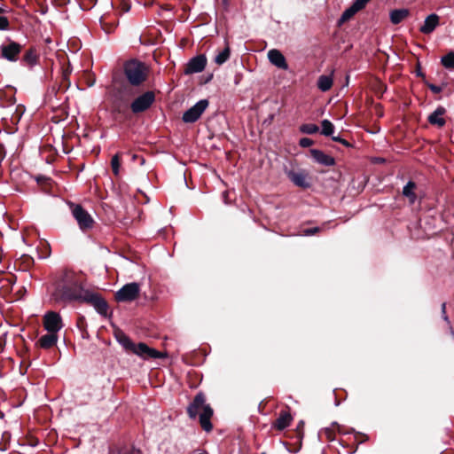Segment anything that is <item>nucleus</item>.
I'll return each mask as SVG.
<instances>
[{"label": "nucleus", "instance_id": "f257e3e1", "mask_svg": "<svg viewBox=\"0 0 454 454\" xmlns=\"http://www.w3.org/2000/svg\"><path fill=\"white\" fill-rule=\"evenodd\" d=\"M88 290L72 270H64L54 283L52 295L56 301H82Z\"/></svg>", "mask_w": 454, "mask_h": 454}, {"label": "nucleus", "instance_id": "f03ea898", "mask_svg": "<svg viewBox=\"0 0 454 454\" xmlns=\"http://www.w3.org/2000/svg\"><path fill=\"white\" fill-rule=\"evenodd\" d=\"M187 413L191 419H196L200 415V423L201 427L209 432L212 430V424L210 419L213 416V410L209 404L206 403L205 395L202 393H198L193 401L187 408Z\"/></svg>", "mask_w": 454, "mask_h": 454}, {"label": "nucleus", "instance_id": "7ed1b4c3", "mask_svg": "<svg viewBox=\"0 0 454 454\" xmlns=\"http://www.w3.org/2000/svg\"><path fill=\"white\" fill-rule=\"evenodd\" d=\"M123 72L126 79L132 86H139L147 80L149 69L146 65L137 59L125 62Z\"/></svg>", "mask_w": 454, "mask_h": 454}, {"label": "nucleus", "instance_id": "20e7f679", "mask_svg": "<svg viewBox=\"0 0 454 454\" xmlns=\"http://www.w3.org/2000/svg\"><path fill=\"white\" fill-rule=\"evenodd\" d=\"M22 49L23 46L20 43L7 38L6 42L0 46V55L10 62H16L19 60Z\"/></svg>", "mask_w": 454, "mask_h": 454}, {"label": "nucleus", "instance_id": "39448f33", "mask_svg": "<svg viewBox=\"0 0 454 454\" xmlns=\"http://www.w3.org/2000/svg\"><path fill=\"white\" fill-rule=\"evenodd\" d=\"M71 210L81 230L87 231L93 227L92 216L81 205L72 204Z\"/></svg>", "mask_w": 454, "mask_h": 454}, {"label": "nucleus", "instance_id": "423d86ee", "mask_svg": "<svg viewBox=\"0 0 454 454\" xmlns=\"http://www.w3.org/2000/svg\"><path fill=\"white\" fill-rule=\"evenodd\" d=\"M139 293L140 285L138 283H128L115 293V300L119 302L132 301L137 298Z\"/></svg>", "mask_w": 454, "mask_h": 454}, {"label": "nucleus", "instance_id": "0eeeda50", "mask_svg": "<svg viewBox=\"0 0 454 454\" xmlns=\"http://www.w3.org/2000/svg\"><path fill=\"white\" fill-rule=\"evenodd\" d=\"M155 95L153 91H146L137 97L130 105L132 113L138 114L146 111L153 104Z\"/></svg>", "mask_w": 454, "mask_h": 454}, {"label": "nucleus", "instance_id": "6e6552de", "mask_svg": "<svg viewBox=\"0 0 454 454\" xmlns=\"http://www.w3.org/2000/svg\"><path fill=\"white\" fill-rule=\"evenodd\" d=\"M208 106L207 99L198 101L193 106L185 111L183 114V121L186 123H193L201 116Z\"/></svg>", "mask_w": 454, "mask_h": 454}, {"label": "nucleus", "instance_id": "1a4fd4ad", "mask_svg": "<svg viewBox=\"0 0 454 454\" xmlns=\"http://www.w3.org/2000/svg\"><path fill=\"white\" fill-rule=\"evenodd\" d=\"M82 301L92 305L98 314L102 316L107 315L108 305L106 301L98 294L87 291Z\"/></svg>", "mask_w": 454, "mask_h": 454}, {"label": "nucleus", "instance_id": "9d476101", "mask_svg": "<svg viewBox=\"0 0 454 454\" xmlns=\"http://www.w3.org/2000/svg\"><path fill=\"white\" fill-rule=\"evenodd\" d=\"M131 352L143 359L162 358L166 356L165 354L156 350L155 348H150L143 342H139L137 344L135 343Z\"/></svg>", "mask_w": 454, "mask_h": 454}, {"label": "nucleus", "instance_id": "9b49d317", "mask_svg": "<svg viewBox=\"0 0 454 454\" xmlns=\"http://www.w3.org/2000/svg\"><path fill=\"white\" fill-rule=\"evenodd\" d=\"M43 327L47 332L58 333L63 327L62 319L59 313L49 311L43 316Z\"/></svg>", "mask_w": 454, "mask_h": 454}, {"label": "nucleus", "instance_id": "f8f14e48", "mask_svg": "<svg viewBox=\"0 0 454 454\" xmlns=\"http://www.w3.org/2000/svg\"><path fill=\"white\" fill-rule=\"evenodd\" d=\"M207 65V58L204 55L193 57L187 63L184 74H191L202 72Z\"/></svg>", "mask_w": 454, "mask_h": 454}, {"label": "nucleus", "instance_id": "ddd939ff", "mask_svg": "<svg viewBox=\"0 0 454 454\" xmlns=\"http://www.w3.org/2000/svg\"><path fill=\"white\" fill-rule=\"evenodd\" d=\"M268 59L269 61L275 66L276 67L282 69V70H287L288 65L286 63V58L283 55V53L277 49H272L268 51Z\"/></svg>", "mask_w": 454, "mask_h": 454}, {"label": "nucleus", "instance_id": "4468645a", "mask_svg": "<svg viewBox=\"0 0 454 454\" xmlns=\"http://www.w3.org/2000/svg\"><path fill=\"white\" fill-rule=\"evenodd\" d=\"M287 176L296 186L302 188H307L309 186V183L308 182V175L303 170H290L287 172Z\"/></svg>", "mask_w": 454, "mask_h": 454}, {"label": "nucleus", "instance_id": "2eb2a0df", "mask_svg": "<svg viewBox=\"0 0 454 454\" xmlns=\"http://www.w3.org/2000/svg\"><path fill=\"white\" fill-rule=\"evenodd\" d=\"M313 160L320 165L331 167L335 164L334 158L318 149L310 150Z\"/></svg>", "mask_w": 454, "mask_h": 454}, {"label": "nucleus", "instance_id": "dca6fc26", "mask_svg": "<svg viewBox=\"0 0 454 454\" xmlns=\"http://www.w3.org/2000/svg\"><path fill=\"white\" fill-rule=\"evenodd\" d=\"M438 25L439 16L437 14L432 13L426 18L423 25L419 28V31L425 35H429L436 28Z\"/></svg>", "mask_w": 454, "mask_h": 454}, {"label": "nucleus", "instance_id": "f3484780", "mask_svg": "<svg viewBox=\"0 0 454 454\" xmlns=\"http://www.w3.org/2000/svg\"><path fill=\"white\" fill-rule=\"evenodd\" d=\"M293 420L289 411H281L278 418L274 421L272 427L278 430H284L290 426Z\"/></svg>", "mask_w": 454, "mask_h": 454}, {"label": "nucleus", "instance_id": "a211bd4d", "mask_svg": "<svg viewBox=\"0 0 454 454\" xmlns=\"http://www.w3.org/2000/svg\"><path fill=\"white\" fill-rule=\"evenodd\" d=\"M445 108L442 106L437 107L427 118L428 122L432 125L442 127L445 124L443 115L445 114Z\"/></svg>", "mask_w": 454, "mask_h": 454}, {"label": "nucleus", "instance_id": "6ab92c4d", "mask_svg": "<svg viewBox=\"0 0 454 454\" xmlns=\"http://www.w3.org/2000/svg\"><path fill=\"white\" fill-rule=\"evenodd\" d=\"M58 342V333L48 332L43 335L37 341V345L44 349H48L56 345Z\"/></svg>", "mask_w": 454, "mask_h": 454}, {"label": "nucleus", "instance_id": "aec40b11", "mask_svg": "<svg viewBox=\"0 0 454 454\" xmlns=\"http://www.w3.org/2000/svg\"><path fill=\"white\" fill-rule=\"evenodd\" d=\"M38 61V54H37V51L35 50V48L34 47H31L30 49H28L22 59H21V63L23 65H26V66H28V67H34L35 65H36Z\"/></svg>", "mask_w": 454, "mask_h": 454}, {"label": "nucleus", "instance_id": "412c9836", "mask_svg": "<svg viewBox=\"0 0 454 454\" xmlns=\"http://www.w3.org/2000/svg\"><path fill=\"white\" fill-rule=\"evenodd\" d=\"M408 16H409V10L405 9V8L395 9V10L391 11L389 13L390 21L395 25L401 23Z\"/></svg>", "mask_w": 454, "mask_h": 454}, {"label": "nucleus", "instance_id": "4be33fe9", "mask_svg": "<svg viewBox=\"0 0 454 454\" xmlns=\"http://www.w3.org/2000/svg\"><path fill=\"white\" fill-rule=\"evenodd\" d=\"M0 100L3 106H11L15 103L14 91L12 88L6 90H0Z\"/></svg>", "mask_w": 454, "mask_h": 454}, {"label": "nucleus", "instance_id": "5701e85b", "mask_svg": "<svg viewBox=\"0 0 454 454\" xmlns=\"http://www.w3.org/2000/svg\"><path fill=\"white\" fill-rule=\"evenodd\" d=\"M333 83V79L331 75H320L317 80V88L325 92L329 90Z\"/></svg>", "mask_w": 454, "mask_h": 454}, {"label": "nucleus", "instance_id": "b1692460", "mask_svg": "<svg viewBox=\"0 0 454 454\" xmlns=\"http://www.w3.org/2000/svg\"><path fill=\"white\" fill-rule=\"evenodd\" d=\"M415 186L413 182L409 181L403 189V194L409 198L411 203H414L417 198L414 192Z\"/></svg>", "mask_w": 454, "mask_h": 454}, {"label": "nucleus", "instance_id": "393cba45", "mask_svg": "<svg viewBox=\"0 0 454 454\" xmlns=\"http://www.w3.org/2000/svg\"><path fill=\"white\" fill-rule=\"evenodd\" d=\"M335 431L342 433L341 427L337 422H333L330 427H327L324 430V434H325L327 440L333 441L335 439Z\"/></svg>", "mask_w": 454, "mask_h": 454}, {"label": "nucleus", "instance_id": "a878e982", "mask_svg": "<svg viewBox=\"0 0 454 454\" xmlns=\"http://www.w3.org/2000/svg\"><path fill=\"white\" fill-rule=\"evenodd\" d=\"M230 54H231L230 48L227 46L223 51H219L215 55V62L217 65H223V63H225L229 59Z\"/></svg>", "mask_w": 454, "mask_h": 454}, {"label": "nucleus", "instance_id": "bb28decb", "mask_svg": "<svg viewBox=\"0 0 454 454\" xmlns=\"http://www.w3.org/2000/svg\"><path fill=\"white\" fill-rule=\"evenodd\" d=\"M118 342L127 350V351H132V348H134L135 343L130 340L129 337H128L125 334H121L117 338Z\"/></svg>", "mask_w": 454, "mask_h": 454}, {"label": "nucleus", "instance_id": "cd10ccee", "mask_svg": "<svg viewBox=\"0 0 454 454\" xmlns=\"http://www.w3.org/2000/svg\"><path fill=\"white\" fill-rule=\"evenodd\" d=\"M442 65L448 69H454V51H450L441 59Z\"/></svg>", "mask_w": 454, "mask_h": 454}, {"label": "nucleus", "instance_id": "c85d7f7f", "mask_svg": "<svg viewBox=\"0 0 454 454\" xmlns=\"http://www.w3.org/2000/svg\"><path fill=\"white\" fill-rule=\"evenodd\" d=\"M321 126H322L321 133L323 135L327 136V137L333 135V133L334 131V126L330 121L323 120Z\"/></svg>", "mask_w": 454, "mask_h": 454}, {"label": "nucleus", "instance_id": "c756f323", "mask_svg": "<svg viewBox=\"0 0 454 454\" xmlns=\"http://www.w3.org/2000/svg\"><path fill=\"white\" fill-rule=\"evenodd\" d=\"M318 127L316 124L313 123H306L302 124L300 127V131L304 134L312 135L318 131Z\"/></svg>", "mask_w": 454, "mask_h": 454}, {"label": "nucleus", "instance_id": "7c9ffc66", "mask_svg": "<svg viewBox=\"0 0 454 454\" xmlns=\"http://www.w3.org/2000/svg\"><path fill=\"white\" fill-rule=\"evenodd\" d=\"M358 11L354 9V6L351 5L348 9H346L340 17V21H347L351 19Z\"/></svg>", "mask_w": 454, "mask_h": 454}, {"label": "nucleus", "instance_id": "2f4dec72", "mask_svg": "<svg viewBox=\"0 0 454 454\" xmlns=\"http://www.w3.org/2000/svg\"><path fill=\"white\" fill-rule=\"evenodd\" d=\"M111 167H112L114 174L115 176H118L119 172H120V167H121L119 154H115L112 157Z\"/></svg>", "mask_w": 454, "mask_h": 454}, {"label": "nucleus", "instance_id": "473e14b6", "mask_svg": "<svg viewBox=\"0 0 454 454\" xmlns=\"http://www.w3.org/2000/svg\"><path fill=\"white\" fill-rule=\"evenodd\" d=\"M4 10L0 7V31L8 30L10 27V22L7 17L3 16Z\"/></svg>", "mask_w": 454, "mask_h": 454}, {"label": "nucleus", "instance_id": "72a5a7b5", "mask_svg": "<svg viewBox=\"0 0 454 454\" xmlns=\"http://www.w3.org/2000/svg\"><path fill=\"white\" fill-rule=\"evenodd\" d=\"M370 1L371 0H356L352 5L354 6V9H356L359 12L363 10Z\"/></svg>", "mask_w": 454, "mask_h": 454}, {"label": "nucleus", "instance_id": "f704fd0d", "mask_svg": "<svg viewBox=\"0 0 454 454\" xmlns=\"http://www.w3.org/2000/svg\"><path fill=\"white\" fill-rule=\"evenodd\" d=\"M301 147L307 148L313 145V141L309 137H302L299 141Z\"/></svg>", "mask_w": 454, "mask_h": 454}, {"label": "nucleus", "instance_id": "c9c22d12", "mask_svg": "<svg viewBox=\"0 0 454 454\" xmlns=\"http://www.w3.org/2000/svg\"><path fill=\"white\" fill-rule=\"evenodd\" d=\"M318 231H319V228L314 227V228H309V229L303 230L302 234L305 236H311V235L316 234Z\"/></svg>", "mask_w": 454, "mask_h": 454}, {"label": "nucleus", "instance_id": "e433bc0d", "mask_svg": "<svg viewBox=\"0 0 454 454\" xmlns=\"http://www.w3.org/2000/svg\"><path fill=\"white\" fill-rule=\"evenodd\" d=\"M23 114V107L21 106H18L16 107L15 114L12 116V118H15L17 121H19Z\"/></svg>", "mask_w": 454, "mask_h": 454}, {"label": "nucleus", "instance_id": "4c0bfd02", "mask_svg": "<svg viewBox=\"0 0 454 454\" xmlns=\"http://www.w3.org/2000/svg\"><path fill=\"white\" fill-rule=\"evenodd\" d=\"M428 88L432 92L435 94L440 93L442 91V88L434 84H428Z\"/></svg>", "mask_w": 454, "mask_h": 454}, {"label": "nucleus", "instance_id": "58836bf2", "mask_svg": "<svg viewBox=\"0 0 454 454\" xmlns=\"http://www.w3.org/2000/svg\"><path fill=\"white\" fill-rule=\"evenodd\" d=\"M442 312L443 319L445 321H447L448 323H450L449 318L446 315V303H444V302L442 304Z\"/></svg>", "mask_w": 454, "mask_h": 454}, {"label": "nucleus", "instance_id": "ea45409f", "mask_svg": "<svg viewBox=\"0 0 454 454\" xmlns=\"http://www.w3.org/2000/svg\"><path fill=\"white\" fill-rule=\"evenodd\" d=\"M332 138H333V141L340 142V143L341 142V139H342V138H341L340 137H339V136H337V137H333Z\"/></svg>", "mask_w": 454, "mask_h": 454}, {"label": "nucleus", "instance_id": "a19ab883", "mask_svg": "<svg viewBox=\"0 0 454 454\" xmlns=\"http://www.w3.org/2000/svg\"><path fill=\"white\" fill-rule=\"evenodd\" d=\"M340 143H341L342 145H344L345 146H348V147L350 145H349V143H348L347 140H345V139H341V142H340Z\"/></svg>", "mask_w": 454, "mask_h": 454}]
</instances>
